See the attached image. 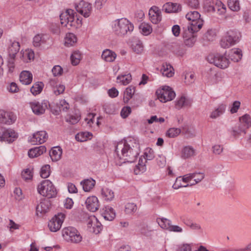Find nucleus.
<instances>
[{"mask_svg":"<svg viewBox=\"0 0 251 251\" xmlns=\"http://www.w3.org/2000/svg\"><path fill=\"white\" fill-rule=\"evenodd\" d=\"M139 145L134 140L121 141L116 147L115 152L120 159L124 162L132 163L139 154Z\"/></svg>","mask_w":251,"mask_h":251,"instance_id":"f257e3e1","label":"nucleus"},{"mask_svg":"<svg viewBox=\"0 0 251 251\" xmlns=\"http://www.w3.org/2000/svg\"><path fill=\"white\" fill-rule=\"evenodd\" d=\"M134 26L126 19L122 18L115 21L113 30L119 36H123L133 31Z\"/></svg>","mask_w":251,"mask_h":251,"instance_id":"f03ea898","label":"nucleus"},{"mask_svg":"<svg viewBox=\"0 0 251 251\" xmlns=\"http://www.w3.org/2000/svg\"><path fill=\"white\" fill-rule=\"evenodd\" d=\"M185 17L188 20L191 21V23L187 27L189 31L197 32L201 28L203 21L201 18V15L198 11H190L187 13Z\"/></svg>","mask_w":251,"mask_h":251,"instance_id":"7ed1b4c3","label":"nucleus"},{"mask_svg":"<svg viewBox=\"0 0 251 251\" xmlns=\"http://www.w3.org/2000/svg\"><path fill=\"white\" fill-rule=\"evenodd\" d=\"M37 190L40 195L49 199L55 197L57 193L52 183L48 179L42 181L38 185Z\"/></svg>","mask_w":251,"mask_h":251,"instance_id":"20e7f679","label":"nucleus"},{"mask_svg":"<svg viewBox=\"0 0 251 251\" xmlns=\"http://www.w3.org/2000/svg\"><path fill=\"white\" fill-rule=\"evenodd\" d=\"M207 60L211 64H214L217 67L225 69L227 68L230 61L225 54L220 53H211L207 57Z\"/></svg>","mask_w":251,"mask_h":251,"instance_id":"39448f33","label":"nucleus"},{"mask_svg":"<svg viewBox=\"0 0 251 251\" xmlns=\"http://www.w3.org/2000/svg\"><path fill=\"white\" fill-rule=\"evenodd\" d=\"M240 36V33L236 30L228 31L226 35L221 40V46L223 48L226 49L235 45L239 41Z\"/></svg>","mask_w":251,"mask_h":251,"instance_id":"423d86ee","label":"nucleus"},{"mask_svg":"<svg viewBox=\"0 0 251 251\" xmlns=\"http://www.w3.org/2000/svg\"><path fill=\"white\" fill-rule=\"evenodd\" d=\"M62 235L67 241L74 243H79L82 237L79 232L74 227L70 226L62 230Z\"/></svg>","mask_w":251,"mask_h":251,"instance_id":"0eeeda50","label":"nucleus"},{"mask_svg":"<svg viewBox=\"0 0 251 251\" xmlns=\"http://www.w3.org/2000/svg\"><path fill=\"white\" fill-rule=\"evenodd\" d=\"M60 23L62 26L70 29L72 27H75V13L71 9L66 10L60 15Z\"/></svg>","mask_w":251,"mask_h":251,"instance_id":"6e6552de","label":"nucleus"},{"mask_svg":"<svg viewBox=\"0 0 251 251\" xmlns=\"http://www.w3.org/2000/svg\"><path fill=\"white\" fill-rule=\"evenodd\" d=\"M65 215L62 213H59L55 215L49 222L48 227L51 232H56L59 230L64 220Z\"/></svg>","mask_w":251,"mask_h":251,"instance_id":"1a4fd4ad","label":"nucleus"},{"mask_svg":"<svg viewBox=\"0 0 251 251\" xmlns=\"http://www.w3.org/2000/svg\"><path fill=\"white\" fill-rule=\"evenodd\" d=\"M172 94V89L168 86H164L161 89H158L156 91L158 99L163 102L172 100H173Z\"/></svg>","mask_w":251,"mask_h":251,"instance_id":"9d476101","label":"nucleus"},{"mask_svg":"<svg viewBox=\"0 0 251 251\" xmlns=\"http://www.w3.org/2000/svg\"><path fill=\"white\" fill-rule=\"evenodd\" d=\"M33 112L37 115L44 114L49 105L48 101L44 100L41 102L34 100L29 103Z\"/></svg>","mask_w":251,"mask_h":251,"instance_id":"9b49d317","label":"nucleus"},{"mask_svg":"<svg viewBox=\"0 0 251 251\" xmlns=\"http://www.w3.org/2000/svg\"><path fill=\"white\" fill-rule=\"evenodd\" d=\"M87 220V227L90 232L96 234L99 233L102 230V225L95 216H88Z\"/></svg>","mask_w":251,"mask_h":251,"instance_id":"f8f14e48","label":"nucleus"},{"mask_svg":"<svg viewBox=\"0 0 251 251\" xmlns=\"http://www.w3.org/2000/svg\"><path fill=\"white\" fill-rule=\"evenodd\" d=\"M75 8L76 11L85 18L90 16L92 10V5L84 0H81L78 4H75Z\"/></svg>","mask_w":251,"mask_h":251,"instance_id":"ddd939ff","label":"nucleus"},{"mask_svg":"<svg viewBox=\"0 0 251 251\" xmlns=\"http://www.w3.org/2000/svg\"><path fill=\"white\" fill-rule=\"evenodd\" d=\"M47 138V133L45 131H39L34 133L29 141L33 145L41 144L46 142Z\"/></svg>","mask_w":251,"mask_h":251,"instance_id":"4468645a","label":"nucleus"},{"mask_svg":"<svg viewBox=\"0 0 251 251\" xmlns=\"http://www.w3.org/2000/svg\"><path fill=\"white\" fill-rule=\"evenodd\" d=\"M15 115L10 112H6L0 110V123L4 124L10 125L13 124L16 120Z\"/></svg>","mask_w":251,"mask_h":251,"instance_id":"2eb2a0df","label":"nucleus"},{"mask_svg":"<svg viewBox=\"0 0 251 251\" xmlns=\"http://www.w3.org/2000/svg\"><path fill=\"white\" fill-rule=\"evenodd\" d=\"M192 100L184 95H181L176 101L175 107L180 109L190 107L192 103Z\"/></svg>","mask_w":251,"mask_h":251,"instance_id":"dca6fc26","label":"nucleus"},{"mask_svg":"<svg viewBox=\"0 0 251 251\" xmlns=\"http://www.w3.org/2000/svg\"><path fill=\"white\" fill-rule=\"evenodd\" d=\"M195 33L189 31L188 29L183 32V38L184 44L186 46L192 47L194 45L197 40V36L195 35Z\"/></svg>","mask_w":251,"mask_h":251,"instance_id":"f3484780","label":"nucleus"},{"mask_svg":"<svg viewBox=\"0 0 251 251\" xmlns=\"http://www.w3.org/2000/svg\"><path fill=\"white\" fill-rule=\"evenodd\" d=\"M180 155L182 159H189L196 155V151L191 146H185L181 150Z\"/></svg>","mask_w":251,"mask_h":251,"instance_id":"a211bd4d","label":"nucleus"},{"mask_svg":"<svg viewBox=\"0 0 251 251\" xmlns=\"http://www.w3.org/2000/svg\"><path fill=\"white\" fill-rule=\"evenodd\" d=\"M87 208L93 212L96 211L99 207L98 198L95 196L88 197L85 201Z\"/></svg>","mask_w":251,"mask_h":251,"instance_id":"6ab92c4d","label":"nucleus"},{"mask_svg":"<svg viewBox=\"0 0 251 251\" xmlns=\"http://www.w3.org/2000/svg\"><path fill=\"white\" fill-rule=\"evenodd\" d=\"M17 136V134L13 130L8 129L3 131L2 135L0 136V140L11 143Z\"/></svg>","mask_w":251,"mask_h":251,"instance_id":"aec40b11","label":"nucleus"},{"mask_svg":"<svg viewBox=\"0 0 251 251\" xmlns=\"http://www.w3.org/2000/svg\"><path fill=\"white\" fill-rule=\"evenodd\" d=\"M149 15L151 21L154 24H157L161 20V12L157 9V7H152L149 10Z\"/></svg>","mask_w":251,"mask_h":251,"instance_id":"412c9836","label":"nucleus"},{"mask_svg":"<svg viewBox=\"0 0 251 251\" xmlns=\"http://www.w3.org/2000/svg\"><path fill=\"white\" fill-rule=\"evenodd\" d=\"M100 212L101 216L105 220L111 221L115 217V213L111 207H105L100 211Z\"/></svg>","mask_w":251,"mask_h":251,"instance_id":"4be33fe9","label":"nucleus"},{"mask_svg":"<svg viewBox=\"0 0 251 251\" xmlns=\"http://www.w3.org/2000/svg\"><path fill=\"white\" fill-rule=\"evenodd\" d=\"M50 206V201L48 200H45L38 204L36 207V213L37 216L39 214H42L46 213L49 209Z\"/></svg>","mask_w":251,"mask_h":251,"instance_id":"5701e85b","label":"nucleus"},{"mask_svg":"<svg viewBox=\"0 0 251 251\" xmlns=\"http://www.w3.org/2000/svg\"><path fill=\"white\" fill-rule=\"evenodd\" d=\"M156 221L159 226L163 229L168 230L169 231H173V225L171 221L166 218H157Z\"/></svg>","mask_w":251,"mask_h":251,"instance_id":"b1692460","label":"nucleus"},{"mask_svg":"<svg viewBox=\"0 0 251 251\" xmlns=\"http://www.w3.org/2000/svg\"><path fill=\"white\" fill-rule=\"evenodd\" d=\"M46 151V147L44 146H41L30 149L28 151V155L30 158L37 157Z\"/></svg>","mask_w":251,"mask_h":251,"instance_id":"393cba45","label":"nucleus"},{"mask_svg":"<svg viewBox=\"0 0 251 251\" xmlns=\"http://www.w3.org/2000/svg\"><path fill=\"white\" fill-rule=\"evenodd\" d=\"M62 154V149L58 146L52 148L50 152V156L53 161H58L61 158Z\"/></svg>","mask_w":251,"mask_h":251,"instance_id":"a878e982","label":"nucleus"},{"mask_svg":"<svg viewBox=\"0 0 251 251\" xmlns=\"http://www.w3.org/2000/svg\"><path fill=\"white\" fill-rule=\"evenodd\" d=\"M20 80L22 84L28 85L32 80V75L29 71H24L21 72L20 75Z\"/></svg>","mask_w":251,"mask_h":251,"instance_id":"bb28decb","label":"nucleus"},{"mask_svg":"<svg viewBox=\"0 0 251 251\" xmlns=\"http://www.w3.org/2000/svg\"><path fill=\"white\" fill-rule=\"evenodd\" d=\"M228 56L232 61L238 62L242 56L241 50L239 49H233L229 51Z\"/></svg>","mask_w":251,"mask_h":251,"instance_id":"cd10ccee","label":"nucleus"},{"mask_svg":"<svg viewBox=\"0 0 251 251\" xmlns=\"http://www.w3.org/2000/svg\"><path fill=\"white\" fill-rule=\"evenodd\" d=\"M101 57L105 61L110 62L114 61L116 57V54L112 50L106 49L103 51Z\"/></svg>","mask_w":251,"mask_h":251,"instance_id":"c85d7f7f","label":"nucleus"},{"mask_svg":"<svg viewBox=\"0 0 251 251\" xmlns=\"http://www.w3.org/2000/svg\"><path fill=\"white\" fill-rule=\"evenodd\" d=\"M77 42L76 36L71 33L66 34L64 39V44L65 46L70 47L73 46Z\"/></svg>","mask_w":251,"mask_h":251,"instance_id":"c756f323","label":"nucleus"},{"mask_svg":"<svg viewBox=\"0 0 251 251\" xmlns=\"http://www.w3.org/2000/svg\"><path fill=\"white\" fill-rule=\"evenodd\" d=\"M95 180L92 178L85 179L81 182V185L85 192L90 191L95 186Z\"/></svg>","mask_w":251,"mask_h":251,"instance_id":"7c9ffc66","label":"nucleus"},{"mask_svg":"<svg viewBox=\"0 0 251 251\" xmlns=\"http://www.w3.org/2000/svg\"><path fill=\"white\" fill-rule=\"evenodd\" d=\"M140 33L145 36L150 35L152 31V28L151 25L146 23H142L139 26Z\"/></svg>","mask_w":251,"mask_h":251,"instance_id":"2f4dec72","label":"nucleus"},{"mask_svg":"<svg viewBox=\"0 0 251 251\" xmlns=\"http://www.w3.org/2000/svg\"><path fill=\"white\" fill-rule=\"evenodd\" d=\"M135 88L133 86H129L124 92V101L125 103H127L132 98L134 93Z\"/></svg>","mask_w":251,"mask_h":251,"instance_id":"473e14b6","label":"nucleus"},{"mask_svg":"<svg viewBox=\"0 0 251 251\" xmlns=\"http://www.w3.org/2000/svg\"><path fill=\"white\" fill-rule=\"evenodd\" d=\"M101 195L106 201H112L114 197V192L109 188H104L101 189Z\"/></svg>","mask_w":251,"mask_h":251,"instance_id":"72a5a7b5","label":"nucleus"},{"mask_svg":"<svg viewBox=\"0 0 251 251\" xmlns=\"http://www.w3.org/2000/svg\"><path fill=\"white\" fill-rule=\"evenodd\" d=\"M20 44L18 42L14 41L8 48V54L9 55H16L20 50Z\"/></svg>","mask_w":251,"mask_h":251,"instance_id":"f704fd0d","label":"nucleus"},{"mask_svg":"<svg viewBox=\"0 0 251 251\" xmlns=\"http://www.w3.org/2000/svg\"><path fill=\"white\" fill-rule=\"evenodd\" d=\"M216 36V30L213 29H209L203 35V39L204 40L213 41L215 40Z\"/></svg>","mask_w":251,"mask_h":251,"instance_id":"c9c22d12","label":"nucleus"},{"mask_svg":"<svg viewBox=\"0 0 251 251\" xmlns=\"http://www.w3.org/2000/svg\"><path fill=\"white\" fill-rule=\"evenodd\" d=\"M225 111V106L221 105L211 113L210 117L212 119H216L222 115Z\"/></svg>","mask_w":251,"mask_h":251,"instance_id":"e433bc0d","label":"nucleus"},{"mask_svg":"<svg viewBox=\"0 0 251 251\" xmlns=\"http://www.w3.org/2000/svg\"><path fill=\"white\" fill-rule=\"evenodd\" d=\"M146 160L144 161L143 159L140 158L139 163L138 165L136 166V168L134 169V173L136 175H138L140 173H142L146 171Z\"/></svg>","mask_w":251,"mask_h":251,"instance_id":"4c0bfd02","label":"nucleus"},{"mask_svg":"<svg viewBox=\"0 0 251 251\" xmlns=\"http://www.w3.org/2000/svg\"><path fill=\"white\" fill-rule=\"evenodd\" d=\"M172 69L173 68L170 64L166 63L165 65H163L161 69L163 75L166 76L167 77H172L173 76Z\"/></svg>","mask_w":251,"mask_h":251,"instance_id":"58836bf2","label":"nucleus"},{"mask_svg":"<svg viewBox=\"0 0 251 251\" xmlns=\"http://www.w3.org/2000/svg\"><path fill=\"white\" fill-rule=\"evenodd\" d=\"M43 86L42 82L36 83L30 88V92L33 95H37L41 92Z\"/></svg>","mask_w":251,"mask_h":251,"instance_id":"ea45409f","label":"nucleus"},{"mask_svg":"<svg viewBox=\"0 0 251 251\" xmlns=\"http://www.w3.org/2000/svg\"><path fill=\"white\" fill-rule=\"evenodd\" d=\"M16 55H9L7 58V67L8 69V72L12 73L13 72L15 68V61Z\"/></svg>","mask_w":251,"mask_h":251,"instance_id":"a19ab883","label":"nucleus"},{"mask_svg":"<svg viewBox=\"0 0 251 251\" xmlns=\"http://www.w3.org/2000/svg\"><path fill=\"white\" fill-rule=\"evenodd\" d=\"M45 43V40L43 35L38 34L33 38V44L35 47H38Z\"/></svg>","mask_w":251,"mask_h":251,"instance_id":"79ce46f5","label":"nucleus"},{"mask_svg":"<svg viewBox=\"0 0 251 251\" xmlns=\"http://www.w3.org/2000/svg\"><path fill=\"white\" fill-rule=\"evenodd\" d=\"M132 50L137 54L141 53L144 50L142 42L140 40L136 41L135 43L132 45Z\"/></svg>","mask_w":251,"mask_h":251,"instance_id":"37998d69","label":"nucleus"},{"mask_svg":"<svg viewBox=\"0 0 251 251\" xmlns=\"http://www.w3.org/2000/svg\"><path fill=\"white\" fill-rule=\"evenodd\" d=\"M194 175H195V176L194 178V181L195 182L189 184V186L194 185L201 182L205 177V175L203 173L196 172L194 173Z\"/></svg>","mask_w":251,"mask_h":251,"instance_id":"c03bdc74","label":"nucleus"},{"mask_svg":"<svg viewBox=\"0 0 251 251\" xmlns=\"http://www.w3.org/2000/svg\"><path fill=\"white\" fill-rule=\"evenodd\" d=\"M81 58V54L79 51H75L71 56L72 64L73 65H77Z\"/></svg>","mask_w":251,"mask_h":251,"instance_id":"a18cd8bd","label":"nucleus"},{"mask_svg":"<svg viewBox=\"0 0 251 251\" xmlns=\"http://www.w3.org/2000/svg\"><path fill=\"white\" fill-rule=\"evenodd\" d=\"M228 7L233 11H237L240 9L239 2L238 0H228Z\"/></svg>","mask_w":251,"mask_h":251,"instance_id":"49530a36","label":"nucleus"},{"mask_svg":"<svg viewBox=\"0 0 251 251\" xmlns=\"http://www.w3.org/2000/svg\"><path fill=\"white\" fill-rule=\"evenodd\" d=\"M136 205L134 203H127L125 206V212L127 214H131L137 210Z\"/></svg>","mask_w":251,"mask_h":251,"instance_id":"de8ad7c7","label":"nucleus"},{"mask_svg":"<svg viewBox=\"0 0 251 251\" xmlns=\"http://www.w3.org/2000/svg\"><path fill=\"white\" fill-rule=\"evenodd\" d=\"M239 120L243 123L248 128L251 126V116L248 114H245L242 117H240Z\"/></svg>","mask_w":251,"mask_h":251,"instance_id":"09e8293b","label":"nucleus"},{"mask_svg":"<svg viewBox=\"0 0 251 251\" xmlns=\"http://www.w3.org/2000/svg\"><path fill=\"white\" fill-rule=\"evenodd\" d=\"M131 79V75L130 74L125 75L117 77V79L119 80V82L124 85L129 83Z\"/></svg>","mask_w":251,"mask_h":251,"instance_id":"8fccbe9b","label":"nucleus"},{"mask_svg":"<svg viewBox=\"0 0 251 251\" xmlns=\"http://www.w3.org/2000/svg\"><path fill=\"white\" fill-rule=\"evenodd\" d=\"M192 245L191 244H179L176 246V251H192Z\"/></svg>","mask_w":251,"mask_h":251,"instance_id":"3c124183","label":"nucleus"},{"mask_svg":"<svg viewBox=\"0 0 251 251\" xmlns=\"http://www.w3.org/2000/svg\"><path fill=\"white\" fill-rule=\"evenodd\" d=\"M50 166L49 165H46L42 167L40 172V176L42 178H46L50 175Z\"/></svg>","mask_w":251,"mask_h":251,"instance_id":"603ef678","label":"nucleus"},{"mask_svg":"<svg viewBox=\"0 0 251 251\" xmlns=\"http://www.w3.org/2000/svg\"><path fill=\"white\" fill-rule=\"evenodd\" d=\"M195 81V75L191 73H187L185 75L184 82L187 84L190 85Z\"/></svg>","mask_w":251,"mask_h":251,"instance_id":"864d4df0","label":"nucleus"},{"mask_svg":"<svg viewBox=\"0 0 251 251\" xmlns=\"http://www.w3.org/2000/svg\"><path fill=\"white\" fill-rule=\"evenodd\" d=\"M154 157V151L151 149L149 150H147L144 154V160H151L153 159Z\"/></svg>","mask_w":251,"mask_h":251,"instance_id":"5fc2aeb1","label":"nucleus"},{"mask_svg":"<svg viewBox=\"0 0 251 251\" xmlns=\"http://www.w3.org/2000/svg\"><path fill=\"white\" fill-rule=\"evenodd\" d=\"M162 11L166 13H173V2H167L165 3L162 6Z\"/></svg>","mask_w":251,"mask_h":251,"instance_id":"6e6d98bb","label":"nucleus"},{"mask_svg":"<svg viewBox=\"0 0 251 251\" xmlns=\"http://www.w3.org/2000/svg\"><path fill=\"white\" fill-rule=\"evenodd\" d=\"M184 224L192 229L200 230L201 228V226L196 223L193 222L192 221L187 220L184 222Z\"/></svg>","mask_w":251,"mask_h":251,"instance_id":"4d7b16f0","label":"nucleus"},{"mask_svg":"<svg viewBox=\"0 0 251 251\" xmlns=\"http://www.w3.org/2000/svg\"><path fill=\"white\" fill-rule=\"evenodd\" d=\"M32 176V172L29 169H26L22 173V176L25 180L31 179Z\"/></svg>","mask_w":251,"mask_h":251,"instance_id":"13d9d810","label":"nucleus"},{"mask_svg":"<svg viewBox=\"0 0 251 251\" xmlns=\"http://www.w3.org/2000/svg\"><path fill=\"white\" fill-rule=\"evenodd\" d=\"M181 181H182V177L181 176L176 178L175 182L174 183V189H177L181 187H186L189 186V184L184 185L181 184Z\"/></svg>","mask_w":251,"mask_h":251,"instance_id":"bf43d9fd","label":"nucleus"},{"mask_svg":"<svg viewBox=\"0 0 251 251\" xmlns=\"http://www.w3.org/2000/svg\"><path fill=\"white\" fill-rule=\"evenodd\" d=\"M52 72L54 76H59L62 74L63 69L61 66L56 65L52 68Z\"/></svg>","mask_w":251,"mask_h":251,"instance_id":"052dcab7","label":"nucleus"},{"mask_svg":"<svg viewBox=\"0 0 251 251\" xmlns=\"http://www.w3.org/2000/svg\"><path fill=\"white\" fill-rule=\"evenodd\" d=\"M242 133L246 134V131L242 126H240L237 129H233L232 130V134L233 136L236 137L240 135Z\"/></svg>","mask_w":251,"mask_h":251,"instance_id":"680f3d73","label":"nucleus"},{"mask_svg":"<svg viewBox=\"0 0 251 251\" xmlns=\"http://www.w3.org/2000/svg\"><path fill=\"white\" fill-rule=\"evenodd\" d=\"M65 89V87L63 85L59 84V85H56V87H54L53 88V92L55 95H58L60 94H62Z\"/></svg>","mask_w":251,"mask_h":251,"instance_id":"e2e57ef3","label":"nucleus"},{"mask_svg":"<svg viewBox=\"0 0 251 251\" xmlns=\"http://www.w3.org/2000/svg\"><path fill=\"white\" fill-rule=\"evenodd\" d=\"M131 113V108L129 106L124 107L121 112V115L123 118H126Z\"/></svg>","mask_w":251,"mask_h":251,"instance_id":"0e129e2a","label":"nucleus"},{"mask_svg":"<svg viewBox=\"0 0 251 251\" xmlns=\"http://www.w3.org/2000/svg\"><path fill=\"white\" fill-rule=\"evenodd\" d=\"M59 107L60 111L66 112L69 109V105L65 100H62L60 102Z\"/></svg>","mask_w":251,"mask_h":251,"instance_id":"69168bd1","label":"nucleus"},{"mask_svg":"<svg viewBox=\"0 0 251 251\" xmlns=\"http://www.w3.org/2000/svg\"><path fill=\"white\" fill-rule=\"evenodd\" d=\"M79 120V116L71 115L67 118L66 121L70 122L72 124H75L77 123Z\"/></svg>","mask_w":251,"mask_h":251,"instance_id":"338daca9","label":"nucleus"},{"mask_svg":"<svg viewBox=\"0 0 251 251\" xmlns=\"http://www.w3.org/2000/svg\"><path fill=\"white\" fill-rule=\"evenodd\" d=\"M213 152L216 154L219 155L220 154L223 150V147L219 145H215L212 147Z\"/></svg>","mask_w":251,"mask_h":251,"instance_id":"774afa93","label":"nucleus"}]
</instances>
